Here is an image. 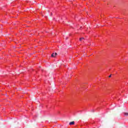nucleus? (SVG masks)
I'll list each match as a JSON object with an SVG mask.
<instances>
[{
  "instance_id": "obj_1",
  "label": "nucleus",
  "mask_w": 128,
  "mask_h": 128,
  "mask_svg": "<svg viewBox=\"0 0 128 128\" xmlns=\"http://www.w3.org/2000/svg\"><path fill=\"white\" fill-rule=\"evenodd\" d=\"M58 56V53H52L51 55V56L52 58H56Z\"/></svg>"
},
{
  "instance_id": "obj_2",
  "label": "nucleus",
  "mask_w": 128,
  "mask_h": 128,
  "mask_svg": "<svg viewBox=\"0 0 128 128\" xmlns=\"http://www.w3.org/2000/svg\"><path fill=\"white\" fill-rule=\"evenodd\" d=\"M70 124V126H72V125L74 124V121L70 122V124Z\"/></svg>"
},
{
  "instance_id": "obj_3",
  "label": "nucleus",
  "mask_w": 128,
  "mask_h": 128,
  "mask_svg": "<svg viewBox=\"0 0 128 128\" xmlns=\"http://www.w3.org/2000/svg\"><path fill=\"white\" fill-rule=\"evenodd\" d=\"M83 40H84V38H80V42H82Z\"/></svg>"
},
{
  "instance_id": "obj_4",
  "label": "nucleus",
  "mask_w": 128,
  "mask_h": 128,
  "mask_svg": "<svg viewBox=\"0 0 128 128\" xmlns=\"http://www.w3.org/2000/svg\"><path fill=\"white\" fill-rule=\"evenodd\" d=\"M124 116H128V112H126L124 114Z\"/></svg>"
},
{
  "instance_id": "obj_5",
  "label": "nucleus",
  "mask_w": 128,
  "mask_h": 128,
  "mask_svg": "<svg viewBox=\"0 0 128 128\" xmlns=\"http://www.w3.org/2000/svg\"><path fill=\"white\" fill-rule=\"evenodd\" d=\"M112 77V75L109 76L108 78H111Z\"/></svg>"
},
{
  "instance_id": "obj_6",
  "label": "nucleus",
  "mask_w": 128,
  "mask_h": 128,
  "mask_svg": "<svg viewBox=\"0 0 128 128\" xmlns=\"http://www.w3.org/2000/svg\"><path fill=\"white\" fill-rule=\"evenodd\" d=\"M52 13H51V16H52Z\"/></svg>"
}]
</instances>
